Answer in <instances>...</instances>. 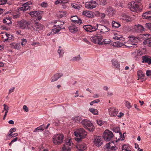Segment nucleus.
Returning a JSON list of instances; mask_svg holds the SVG:
<instances>
[{
  "label": "nucleus",
  "mask_w": 151,
  "mask_h": 151,
  "mask_svg": "<svg viewBox=\"0 0 151 151\" xmlns=\"http://www.w3.org/2000/svg\"><path fill=\"white\" fill-rule=\"evenodd\" d=\"M74 134L76 136L82 138H85L87 134L85 130L81 128L76 129L74 132Z\"/></svg>",
  "instance_id": "nucleus-6"
},
{
  "label": "nucleus",
  "mask_w": 151,
  "mask_h": 151,
  "mask_svg": "<svg viewBox=\"0 0 151 151\" xmlns=\"http://www.w3.org/2000/svg\"><path fill=\"white\" fill-rule=\"evenodd\" d=\"M58 53L60 57L63 56L64 52L63 49L61 48L60 46L59 47V48L58 50Z\"/></svg>",
  "instance_id": "nucleus-39"
},
{
  "label": "nucleus",
  "mask_w": 151,
  "mask_h": 151,
  "mask_svg": "<svg viewBox=\"0 0 151 151\" xmlns=\"http://www.w3.org/2000/svg\"><path fill=\"white\" fill-rule=\"evenodd\" d=\"M142 17L143 19H148L149 20V17L147 12L144 13L142 15Z\"/></svg>",
  "instance_id": "nucleus-48"
},
{
  "label": "nucleus",
  "mask_w": 151,
  "mask_h": 151,
  "mask_svg": "<svg viewBox=\"0 0 151 151\" xmlns=\"http://www.w3.org/2000/svg\"><path fill=\"white\" fill-rule=\"evenodd\" d=\"M53 124L56 126H58L59 124V122L58 120L55 119V122H54Z\"/></svg>",
  "instance_id": "nucleus-58"
},
{
  "label": "nucleus",
  "mask_w": 151,
  "mask_h": 151,
  "mask_svg": "<svg viewBox=\"0 0 151 151\" xmlns=\"http://www.w3.org/2000/svg\"><path fill=\"white\" fill-rule=\"evenodd\" d=\"M141 37L145 40L149 39V37H150L151 35L147 34H144L141 35Z\"/></svg>",
  "instance_id": "nucleus-40"
},
{
  "label": "nucleus",
  "mask_w": 151,
  "mask_h": 151,
  "mask_svg": "<svg viewBox=\"0 0 151 151\" xmlns=\"http://www.w3.org/2000/svg\"><path fill=\"white\" fill-rule=\"evenodd\" d=\"M29 14L32 17H37L40 14L39 12L38 11H33L29 13Z\"/></svg>",
  "instance_id": "nucleus-30"
},
{
  "label": "nucleus",
  "mask_w": 151,
  "mask_h": 151,
  "mask_svg": "<svg viewBox=\"0 0 151 151\" xmlns=\"http://www.w3.org/2000/svg\"><path fill=\"white\" fill-rule=\"evenodd\" d=\"M73 121L76 122L78 123L81 121H82V119L81 117L80 116H76L73 117L72 118Z\"/></svg>",
  "instance_id": "nucleus-29"
},
{
  "label": "nucleus",
  "mask_w": 151,
  "mask_h": 151,
  "mask_svg": "<svg viewBox=\"0 0 151 151\" xmlns=\"http://www.w3.org/2000/svg\"><path fill=\"white\" fill-rule=\"evenodd\" d=\"M96 27L97 30L100 31L101 33L103 34L108 32L110 29L108 26L101 24H96Z\"/></svg>",
  "instance_id": "nucleus-12"
},
{
  "label": "nucleus",
  "mask_w": 151,
  "mask_h": 151,
  "mask_svg": "<svg viewBox=\"0 0 151 151\" xmlns=\"http://www.w3.org/2000/svg\"><path fill=\"white\" fill-rule=\"evenodd\" d=\"M34 30L39 31V30H41L43 28V26L41 24L39 23H35L32 26Z\"/></svg>",
  "instance_id": "nucleus-21"
},
{
  "label": "nucleus",
  "mask_w": 151,
  "mask_h": 151,
  "mask_svg": "<svg viewBox=\"0 0 151 151\" xmlns=\"http://www.w3.org/2000/svg\"><path fill=\"white\" fill-rule=\"evenodd\" d=\"M19 26L22 29H29L32 27L29 22L26 20H22L19 23Z\"/></svg>",
  "instance_id": "nucleus-7"
},
{
  "label": "nucleus",
  "mask_w": 151,
  "mask_h": 151,
  "mask_svg": "<svg viewBox=\"0 0 151 151\" xmlns=\"http://www.w3.org/2000/svg\"><path fill=\"white\" fill-rule=\"evenodd\" d=\"M93 142L95 145L98 147L100 146L103 143V140L102 138L99 136L95 137Z\"/></svg>",
  "instance_id": "nucleus-14"
},
{
  "label": "nucleus",
  "mask_w": 151,
  "mask_h": 151,
  "mask_svg": "<svg viewBox=\"0 0 151 151\" xmlns=\"http://www.w3.org/2000/svg\"><path fill=\"white\" fill-rule=\"evenodd\" d=\"M97 14H98V16L101 17V18L102 19H103L105 17L106 15L104 13H101L99 12H97Z\"/></svg>",
  "instance_id": "nucleus-45"
},
{
  "label": "nucleus",
  "mask_w": 151,
  "mask_h": 151,
  "mask_svg": "<svg viewBox=\"0 0 151 151\" xmlns=\"http://www.w3.org/2000/svg\"><path fill=\"white\" fill-rule=\"evenodd\" d=\"M70 31L72 33H75L78 31L79 29L74 24H71L69 27Z\"/></svg>",
  "instance_id": "nucleus-22"
},
{
  "label": "nucleus",
  "mask_w": 151,
  "mask_h": 151,
  "mask_svg": "<svg viewBox=\"0 0 151 151\" xmlns=\"http://www.w3.org/2000/svg\"><path fill=\"white\" fill-rule=\"evenodd\" d=\"M125 105L126 106L128 109H129L132 107L131 103L128 101H125Z\"/></svg>",
  "instance_id": "nucleus-47"
},
{
  "label": "nucleus",
  "mask_w": 151,
  "mask_h": 151,
  "mask_svg": "<svg viewBox=\"0 0 151 151\" xmlns=\"http://www.w3.org/2000/svg\"><path fill=\"white\" fill-rule=\"evenodd\" d=\"M78 19L76 16H72L70 18V19L72 22L74 23H76L77 20Z\"/></svg>",
  "instance_id": "nucleus-43"
},
{
  "label": "nucleus",
  "mask_w": 151,
  "mask_h": 151,
  "mask_svg": "<svg viewBox=\"0 0 151 151\" xmlns=\"http://www.w3.org/2000/svg\"><path fill=\"white\" fill-rule=\"evenodd\" d=\"M7 0H0V5H4L6 3Z\"/></svg>",
  "instance_id": "nucleus-55"
},
{
  "label": "nucleus",
  "mask_w": 151,
  "mask_h": 151,
  "mask_svg": "<svg viewBox=\"0 0 151 151\" xmlns=\"http://www.w3.org/2000/svg\"><path fill=\"white\" fill-rule=\"evenodd\" d=\"M81 123L83 127L89 131L92 132L94 130L95 128L90 121L86 119H83Z\"/></svg>",
  "instance_id": "nucleus-3"
},
{
  "label": "nucleus",
  "mask_w": 151,
  "mask_h": 151,
  "mask_svg": "<svg viewBox=\"0 0 151 151\" xmlns=\"http://www.w3.org/2000/svg\"><path fill=\"white\" fill-rule=\"evenodd\" d=\"M83 27L86 31L90 32L96 31L97 30V28L96 27V25L95 26H92L90 24L84 25Z\"/></svg>",
  "instance_id": "nucleus-16"
},
{
  "label": "nucleus",
  "mask_w": 151,
  "mask_h": 151,
  "mask_svg": "<svg viewBox=\"0 0 151 151\" xmlns=\"http://www.w3.org/2000/svg\"><path fill=\"white\" fill-rule=\"evenodd\" d=\"M103 39L102 36L101 34L93 35L90 38V40L93 42L98 44H101V41Z\"/></svg>",
  "instance_id": "nucleus-5"
},
{
  "label": "nucleus",
  "mask_w": 151,
  "mask_h": 151,
  "mask_svg": "<svg viewBox=\"0 0 151 151\" xmlns=\"http://www.w3.org/2000/svg\"><path fill=\"white\" fill-rule=\"evenodd\" d=\"M63 75V73H55L51 77L50 79L51 82H52L56 81Z\"/></svg>",
  "instance_id": "nucleus-18"
},
{
  "label": "nucleus",
  "mask_w": 151,
  "mask_h": 151,
  "mask_svg": "<svg viewBox=\"0 0 151 151\" xmlns=\"http://www.w3.org/2000/svg\"><path fill=\"white\" fill-rule=\"evenodd\" d=\"M22 41L21 42V44L22 46H24L27 42V40L26 39H22L21 40Z\"/></svg>",
  "instance_id": "nucleus-46"
},
{
  "label": "nucleus",
  "mask_w": 151,
  "mask_h": 151,
  "mask_svg": "<svg viewBox=\"0 0 151 151\" xmlns=\"http://www.w3.org/2000/svg\"><path fill=\"white\" fill-rule=\"evenodd\" d=\"M18 135V134L17 133L12 134V133H10L9 134L8 136L9 137H11V138L12 137H15Z\"/></svg>",
  "instance_id": "nucleus-50"
},
{
  "label": "nucleus",
  "mask_w": 151,
  "mask_h": 151,
  "mask_svg": "<svg viewBox=\"0 0 151 151\" xmlns=\"http://www.w3.org/2000/svg\"><path fill=\"white\" fill-rule=\"evenodd\" d=\"M97 124L99 126H101L102 124V122L100 119L97 120Z\"/></svg>",
  "instance_id": "nucleus-60"
},
{
  "label": "nucleus",
  "mask_w": 151,
  "mask_h": 151,
  "mask_svg": "<svg viewBox=\"0 0 151 151\" xmlns=\"http://www.w3.org/2000/svg\"><path fill=\"white\" fill-rule=\"evenodd\" d=\"M111 62L113 67L116 68H119L120 66V64L115 59H113L111 61Z\"/></svg>",
  "instance_id": "nucleus-28"
},
{
  "label": "nucleus",
  "mask_w": 151,
  "mask_h": 151,
  "mask_svg": "<svg viewBox=\"0 0 151 151\" xmlns=\"http://www.w3.org/2000/svg\"><path fill=\"white\" fill-rule=\"evenodd\" d=\"M122 19L125 20L127 22H129L132 20V19L128 15L124 14L122 16Z\"/></svg>",
  "instance_id": "nucleus-32"
},
{
  "label": "nucleus",
  "mask_w": 151,
  "mask_h": 151,
  "mask_svg": "<svg viewBox=\"0 0 151 151\" xmlns=\"http://www.w3.org/2000/svg\"><path fill=\"white\" fill-rule=\"evenodd\" d=\"M130 37V38L129 40L124 43V45L128 47H137V45L136 43L139 40L138 38L134 36H131Z\"/></svg>",
  "instance_id": "nucleus-2"
},
{
  "label": "nucleus",
  "mask_w": 151,
  "mask_h": 151,
  "mask_svg": "<svg viewBox=\"0 0 151 151\" xmlns=\"http://www.w3.org/2000/svg\"><path fill=\"white\" fill-rule=\"evenodd\" d=\"M71 6L73 8L76 9H79L80 8V7L76 4H72L71 5Z\"/></svg>",
  "instance_id": "nucleus-54"
},
{
  "label": "nucleus",
  "mask_w": 151,
  "mask_h": 151,
  "mask_svg": "<svg viewBox=\"0 0 151 151\" xmlns=\"http://www.w3.org/2000/svg\"><path fill=\"white\" fill-rule=\"evenodd\" d=\"M108 110L109 115L112 116H116L118 113V110L114 107H111Z\"/></svg>",
  "instance_id": "nucleus-19"
},
{
  "label": "nucleus",
  "mask_w": 151,
  "mask_h": 151,
  "mask_svg": "<svg viewBox=\"0 0 151 151\" xmlns=\"http://www.w3.org/2000/svg\"><path fill=\"white\" fill-rule=\"evenodd\" d=\"M6 38L4 40V42H6L8 40H11L13 38V36L9 34H6Z\"/></svg>",
  "instance_id": "nucleus-41"
},
{
  "label": "nucleus",
  "mask_w": 151,
  "mask_h": 151,
  "mask_svg": "<svg viewBox=\"0 0 151 151\" xmlns=\"http://www.w3.org/2000/svg\"><path fill=\"white\" fill-rule=\"evenodd\" d=\"M111 41L109 39H106L103 41V42L105 44H109L111 42Z\"/></svg>",
  "instance_id": "nucleus-49"
},
{
  "label": "nucleus",
  "mask_w": 151,
  "mask_h": 151,
  "mask_svg": "<svg viewBox=\"0 0 151 151\" xmlns=\"http://www.w3.org/2000/svg\"><path fill=\"white\" fill-rule=\"evenodd\" d=\"M123 151H131L129 150V146L128 145H123L122 147Z\"/></svg>",
  "instance_id": "nucleus-42"
},
{
  "label": "nucleus",
  "mask_w": 151,
  "mask_h": 151,
  "mask_svg": "<svg viewBox=\"0 0 151 151\" xmlns=\"http://www.w3.org/2000/svg\"><path fill=\"white\" fill-rule=\"evenodd\" d=\"M64 137L63 135L62 134L55 135L52 137L53 142L55 145H60L63 143Z\"/></svg>",
  "instance_id": "nucleus-4"
},
{
  "label": "nucleus",
  "mask_w": 151,
  "mask_h": 151,
  "mask_svg": "<svg viewBox=\"0 0 151 151\" xmlns=\"http://www.w3.org/2000/svg\"><path fill=\"white\" fill-rule=\"evenodd\" d=\"M112 25L113 28H117L119 27L121 25L118 22L113 21L112 22Z\"/></svg>",
  "instance_id": "nucleus-35"
},
{
  "label": "nucleus",
  "mask_w": 151,
  "mask_h": 151,
  "mask_svg": "<svg viewBox=\"0 0 151 151\" xmlns=\"http://www.w3.org/2000/svg\"><path fill=\"white\" fill-rule=\"evenodd\" d=\"M142 63H147L149 65L151 64V57L148 58L146 56H143L142 57Z\"/></svg>",
  "instance_id": "nucleus-23"
},
{
  "label": "nucleus",
  "mask_w": 151,
  "mask_h": 151,
  "mask_svg": "<svg viewBox=\"0 0 151 151\" xmlns=\"http://www.w3.org/2000/svg\"><path fill=\"white\" fill-rule=\"evenodd\" d=\"M60 22L58 21H55L54 22V26L55 27H57L53 29L52 31L53 33L51 32L52 35L57 33L61 30V25L64 24V22H62L61 24H60Z\"/></svg>",
  "instance_id": "nucleus-11"
},
{
  "label": "nucleus",
  "mask_w": 151,
  "mask_h": 151,
  "mask_svg": "<svg viewBox=\"0 0 151 151\" xmlns=\"http://www.w3.org/2000/svg\"><path fill=\"white\" fill-rule=\"evenodd\" d=\"M81 58L80 57V55H78L77 56L73 57L72 58V60L73 61H78L81 60Z\"/></svg>",
  "instance_id": "nucleus-44"
},
{
  "label": "nucleus",
  "mask_w": 151,
  "mask_h": 151,
  "mask_svg": "<svg viewBox=\"0 0 151 151\" xmlns=\"http://www.w3.org/2000/svg\"><path fill=\"white\" fill-rule=\"evenodd\" d=\"M135 28L138 32H141L142 31L144 30V27L140 24L135 25Z\"/></svg>",
  "instance_id": "nucleus-33"
},
{
  "label": "nucleus",
  "mask_w": 151,
  "mask_h": 151,
  "mask_svg": "<svg viewBox=\"0 0 151 151\" xmlns=\"http://www.w3.org/2000/svg\"><path fill=\"white\" fill-rule=\"evenodd\" d=\"M97 3L95 1L91 0L88 2H86L85 4V6L86 8L91 9L95 8L97 5Z\"/></svg>",
  "instance_id": "nucleus-15"
},
{
  "label": "nucleus",
  "mask_w": 151,
  "mask_h": 151,
  "mask_svg": "<svg viewBox=\"0 0 151 151\" xmlns=\"http://www.w3.org/2000/svg\"><path fill=\"white\" fill-rule=\"evenodd\" d=\"M23 109L26 112H28L29 111L28 109L27 106L26 105H24L23 106Z\"/></svg>",
  "instance_id": "nucleus-61"
},
{
  "label": "nucleus",
  "mask_w": 151,
  "mask_h": 151,
  "mask_svg": "<svg viewBox=\"0 0 151 151\" xmlns=\"http://www.w3.org/2000/svg\"><path fill=\"white\" fill-rule=\"evenodd\" d=\"M18 139V138L17 137H16L14 138L11 142L9 143V145L11 146L12 144L14 142L17 141Z\"/></svg>",
  "instance_id": "nucleus-51"
},
{
  "label": "nucleus",
  "mask_w": 151,
  "mask_h": 151,
  "mask_svg": "<svg viewBox=\"0 0 151 151\" xmlns=\"http://www.w3.org/2000/svg\"><path fill=\"white\" fill-rule=\"evenodd\" d=\"M32 4L31 1H28L23 4L22 5V7L18 8V10L19 11H26L29 9L30 8V5Z\"/></svg>",
  "instance_id": "nucleus-13"
},
{
  "label": "nucleus",
  "mask_w": 151,
  "mask_h": 151,
  "mask_svg": "<svg viewBox=\"0 0 151 151\" xmlns=\"http://www.w3.org/2000/svg\"><path fill=\"white\" fill-rule=\"evenodd\" d=\"M89 111L91 112L95 115H97L98 114L99 111L97 109L93 108H90L89 109Z\"/></svg>",
  "instance_id": "nucleus-36"
},
{
  "label": "nucleus",
  "mask_w": 151,
  "mask_h": 151,
  "mask_svg": "<svg viewBox=\"0 0 151 151\" xmlns=\"http://www.w3.org/2000/svg\"><path fill=\"white\" fill-rule=\"evenodd\" d=\"M146 74L147 76L151 78V71L150 70H147L146 71Z\"/></svg>",
  "instance_id": "nucleus-53"
},
{
  "label": "nucleus",
  "mask_w": 151,
  "mask_h": 151,
  "mask_svg": "<svg viewBox=\"0 0 151 151\" xmlns=\"http://www.w3.org/2000/svg\"><path fill=\"white\" fill-rule=\"evenodd\" d=\"M83 40L88 44L90 45V42L88 41L86 38H83Z\"/></svg>",
  "instance_id": "nucleus-63"
},
{
  "label": "nucleus",
  "mask_w": 151,
  "mask_h": 151,
  "mask_svg": "<svg viewBox=\"0 0 151 151\" xmlns=\"http://www.w3.org/2000/svg\"><path fill=\"white\" fill-rule=\"evenodd\" d=\"M103 136L104 139L107 141H108L113 138L114 134L111 131L106 130L104 132Z\"/></svg>",
  "instance_id": "nucleus-10"
},
{
  "label": "nucleus",
  "mask_w": 151,
  "mask_h": 151,
  "mask_svg": "<svg viewBox=\"0 0 151 151\" xmlns=\"http://www.w3.org/2000/svg\"><path fill=\"white\" fill-rule=\"evenodd\" d=\"M10 46L12 48L17 50H19L21 48L20 43H12L10 45Z\"/></svg>",
  "instance_id": "nucleus-26"
},
{
  "label": "nucleus",
  "mask_w": 151,
  "mask_h": 151,
  "mask_svg": "<svg viewBox=\"0 0 151 151\" xmlns=\"http://www.w3.org/2000/svg\"><path fill=\"white\" fill-rule=\"evenodd\" d=\"M113 38L115 40H119L124 41L125 38L123 37L121 35L117 34H114Z\"/></svg>",
  "instance_id": "nucleus-27"
},
{
  "label": "nucleus",
  "mask_w": 151,
  "mask_h": 151,
  "mask_svg": "<svg viewBox=\"0 0 151 151\" xmlns=\"http://www.w3.org/2000/svg\"><path fill=\"white\" fill-rule=\"evenodd\" d=\"M137 75L138 76V80H139L142 82L144 76V74L142 71L140 70H138L137 71Z\"/></svg>",
  "instance_id": "nucleus-24"
},
{
  "label": "nucleus",
  "mask_w": 151,
  "mask_h": 151,
  "mask_svg": "<svg viewBox=\"0 0 151 151\" xmlns=\"http://www.w3.org/2000/svg\"><path fill=\"white\" fill-rule=\"evenodd\" d=\"M143 43L144 44H147L149 46H151V38L149 37V39L146 40H144Z\"/></svg>",
  "instance_id": "nucleus-38"
},
{
  "label": "nucleus",
  "mask_w": 151,
  "mask_h": 151,
  "mask_svg": "<svg viewBox=\"0 0 151 151\" xmlns=\"http://www.w3.org/2000/svg\"><path fill=\"white\" fill-rule=\"evenodd\" d=\"M145 26L148 29L151 30V23H146L145 24Z\"/></svg>",
  "instance_id": "nucleus-52"
},
{
  "label": "nucleus",
  "mask_w": 151,
  "mask_h": 151,
  "mask_svg": "<svg viewBox=\"0 0 151 151\" xmlns=\"http://www.w3.org/2000/svg\"><path fill=\"white\" fill-rule=\"evenodd\" d=\"M62 3V0H57L55 2V4H61Z\"/></svg>",
  "instance_id": "nucleus-62"
},
{
  "label": "nucleus",
  "mask_w": 151,
  "mask_h": 151,
  "mask_svg": "<svg viewBox=\"0 0 151 151\" xmlns=\"http://www.w3.org/2000/svg\"><path fill=\"white\" fill-rule=\"evenodd\" d=\"M76 147L79 150L81 151H83L87 148L86 145L82 142H79L77 144Z\"/></svg>",
  "instance_id": "nucleus-20"
},
{
  "label": "nucleus",
  "mask_w": 151,
  "mask_h": 151,
  "mask_svg": "<svg viewBox=\"0 0 151 151\" xmlns=\"http://www.w3.org/2000/svg\"><path fill=\"white\" fill-rule=\"evenodd\" d=\"M83 15L88 17H91L93 16L92 14L90 11H83Z\"/></svg>",
  "instance_id": "nucleus-37"
},
{
  "label": "nucleus",
  "mask_w": 151,
  "mask_h": 151,
  "mask_svg": "<svg viewBox=\"0 0 151 151\" xmlns=\"http://www.w3.org/2000/svg\"><path fill=\"white\" fill-rule=\"evenodd\" d=\"M147 12L149 17V20L151 19V11H148Z\"/></svg>",
  "instance_id": "nucleus-64"
},
{
  "label": "nucleus",
  "mask_w": 151,
  "mask_h": 151,
  "mask_svg": "<svg viewBox=\"0 0 151 151\" xmlns=\"http://www.w3.org/2000/svg\"><path fill=\"white\" fill-rule=\"evenodd\" d=\"M128 6L131 11L133 12H139L142 9L141 3L134 1L129 2L128 4Z\"/></svg>",
  "instance_id": "nucleus-1"
},
{
  "label": "nucleus",
  "mask_w": 151,
  "mask_h": 151,
  "mask_svg": "<svg viewBox=\"0 0 151 151\" xmlns=\"http://www.w3.org/2000/svg\"><path fill=\"white\" fill-rule=\"evenodd\" d=\"M73 143L70 139H68L65 141V144L62 147L63 151H70L71 147Z\"/></svg>",
  "instance_id": "nucleus-8"
},
{
  "label": "nucleus",
  "mask_w": 151,
  "mask_h": 151,
  "mask_svg": "<svg viewBox=\"0 0 151 151\" xmlns=\"http://www.w3.org/2000/svg\"><path fill=\"white\" fill-rule=\"evenodd\" d=\"M13 16V18L15 19H16L19 18L20 16V14H12V13L11 14Z\"/></svg>",
  "instance_id": "nucleus-56"
},
{
  "label": "nucleus",
  "mask_w": 151,
  "mask_h": 151,
  "mask_svg": "<svg viewBox=\"0 0 151 151\" xmlns=\"http://www.w3.org/2000/svg\"><path fill=\"white\" fill-rule=\"evenodd\" d=\"M4 109L5 111H8L9 110V107L6 104H4L3 105Z\"/></svg>",
  "instance_id": "nucleus-57"
},
{
  "label": "nucleus",
  "mask_w": 151,
  "mask_h": 151,
  "mask_svg": "<svg viewBox=\"0 0 151 151\" xmlns=\"http://www.w3.org/2000/svg\"><path fill=\"white\" fill-rule=\"evenodd\" d=\"M45 129V125L43 124L36 128L33 131L34 132H42Z\"/></svg>",
  "instance_id": "nucleus-25"
},
{
  "label": "nucleus",
  "mask_w": 151,
  "mask_h": 151,
  "mask_svg": "<svg viewBox=\"0 0 151 151\" xmlns=\"http://www.w3.org/2000/svg\"><path fill=\"white\" fill-rule=\"evenodd\" d=\"M3 23L6 24H11L12 22L11 19L9 17H6L3 20Z\"/></svg>",
  "instance_id": "nucleus-31"
},
{
  "label": "nucleus",
  "mask_w": 151,
  "mask_h": 151,
  "mask_svg": "<svg viewBox=\"0 0 151 151\" xmlns=\"http://www.w3.org/2000/svg\"><path fill=\"white\" fill-rule=\"evenodd\" d=\"M113 45L115 47H120L124 45V43H121L119 41H117L114 42L113 44Z\"/></svg>",
  "instance_id": "nucleus-34"
},
{
  "label": "nucleus",
  "mask_w": 151,
  "mask_h": 151,
  "mask_svg": "<svg viewBox=\"0 0 151 151\" xmlns=\"http://www.w3.org/2000/svg\"><path fill=\"white\" fill-rule=\"evenodd\" d=\"M112 128L114 132L118 133L117 135L119 136V137H116V139H118V141L123 140L124 139V134H122V132H120L119 127H112Z\"/></svg>",
  "instance_id": "nucleus-9"
},
{
  "label": "nucleus",
  "mask_w": 151,
  "mask_h": 151,
  "mask_svg": "<svg viewBox=\"0 0 151 151\" xmlns=\"http://www.w3.org/2000/svg\"><path fill=\"white\" fill-rule=\"evenodd\" d=\"M17 130V129L15 127H14V128H11L10 130H9V132L11 133H12L14 132H15Z\"/></svg>",
  "instance_id": "nucleus-59"
},
{
  "label": "nucleus",
  "mask_w": 151,
  "mask_h": 151,
  "mask_svg": "<svg viewBox=\"0 0 151 151\" xmlns=\"http://www.w3.org/2000/svg\"><path fill=\"white\" fill-rule=\"evenodd\" d=\"M106 13L109 17H112L115 14V10L111 7H109L106 9Z\"/></svg>",
  "instance_id": "nucleus-17"
}]
</instances>
